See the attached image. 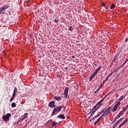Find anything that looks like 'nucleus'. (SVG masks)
<instances>
[{
  "mask_svg": "<svg viewBox=\"0 0 128 128\" xmlns=\"http://www.w3.org/2000/svg\"><path fill=\"white\" fill-rule=\"evenodd\" d=\"M16 92H13L12 96H16Z\"/></svg>",
  "mask_w": 128,
  "mask_h": 128,
  "instance_id": "obj_39",
  "label": "nucleus"
},
{
  "mask_svg": "<svg viewBox=\"0 0 128 128\" xmlns=\"http://www.w3.org/2000/svg\"><path fill=\"white\" fill-rule=\"evenodd\" d=\"M116 110H118V106L115 105L112 109L113 112H116Z\"/></svg>",
  "mask_w": 128,
  "mask_h": 128,
  "instance_id": "obj_10",
  "label": "nucleus"
},
{
  "mask_svg": "<svg viewBox=\"0 0 128 128\" xmlns=\"http://www.w3.org/2000/svg\"><path fill=\"white\" fill-rule=\"evenodd\" d=\"M108 78H110L108 76L106 78V79H105L107 81L108 80Z\"/></svg>",
  "mask_w": 128,
  "mask_h": 128,
  "instance_id": "obj_48",
  "label": "nucleus"
},
{
  "mask_svg": "<svg viewBox=\"0 0 128 128\" xmlns=\"http://www.w3.org/2000/svg\"><path fill=\"white\" fill-rule=\"evenodd\" d=\"M122 111L124 112H124H126V108H123Z\"/></svg>",
  "mask_w": 128,
  "mask_h": 128,
  "instance_id": "obj_37",
  "label": "nucleus"
},
{
  "mask_svg": "<svg viewBox=\"0 0 128 128\" xmlns=\"http://www.w3.org/2000/svg\"><path fill=\"white\" fill-rule=\"evenodd\" d=\"M72 58H74V56L73 55V56H72Z\"/></svg>",
  "mask_w": 128,
  "mask_h": 128,
  "instance_id": "obj_52",
  "label": "nucleus"
},
{
  "mask_svg": "<svg viewBox=\"0 0 128 128\" xmlns=\"http://www.w3.org/2000/svg\"><path fill=\"white\" fill-rule=\"evenodd\" d=\"M100 88H98L96 91H95L94 92V94H96V92H100Z\"/></svg>",
  "mask_w": 128,
  "mask_h": 128,
  "instance_id": "obj_31",
  "label": "nucleus"
},
{
  "mask_svg": "<svg viewBox=\"0 0 128 128\" xmlns=\"http://www.w3.org/2000/svg\"><path fill=\"white\" fill-rule=\"evenodd\" d=\"M128 62V59H127V60H126V62L122 64V66H124V64H126V62Z\"/></svg>",
  "mask_w": 128,
  "mask_h": 128,
  "instance_id": "obj_38",
  "label": "nucleus"
},
{
  "mask_svg": "<svg viewBox=\"0 0 128 128\" xmlns=\"http://www.w3.org/2000/svg\"><path fill=\"white\" fill-rule=\"evenodd\" d=\"M114 62H116V60H114Z\"/></svg>",
  "mask_w": 128,
  "mask_h": 128,
  "instance_id": "obj_57",
  "label": "nucleus"
},
{
  "mask_svg": "<svg viewBox=\"0 0 128 128\" xmlns=\"http://www.w3.org/2000/svg\"><path fill=\"white\" fill-rule=\"evenodd\" d=\"M28 113H25L23 116H22L19 119L20 122H22L24 118H26L28 116Z\"/></svg>",
  "mask_w": 128,
  "mask_h": 128,
  "instance_id": "obj_5",
  "label": "nucleus"
},
{
  "mask_svg": "<svg viewBox=\"0 0 128 128\" xmlns=\"http://www.w3.org/2000/svg\"><path fill=\"white\" fill-rule=\"evenodd\" d=\"M12 108H16V102H12Z\"/></svg>",
  "mask_w": 128,
  "mask_h": 128,
  "instance_id": "obj_23",
  "label": "nucleus"
},
{
  "mask_svg": "<svg viewBox=\"0 0 128 128\" xmlns=\"http://www.w3.org/2000/svg\"><path fill=\"white\" fill-rule=\"evenodd\" d=\"M70 88H68V87H66L64 91V98H66L67 100H68V98H70V96H68V90Z\"/></svg>",
  "mask_w": 128,
  "mask_h": 128,
  "instance_id": "obj_3",
  "label": "nucleus"
},
{
  "mask_svg": "<svg viewBox=\"0 0 128 128\" xmlns=\"http://www.w3.org/2000/svg\"><path fill=\"white\" fill-rule=\"evenodd\" d=\"M12 114L8 113L6 114V116H3L2 118L4 122H8L10 120V118Z\"/></svg>",
  "mask_w": 128,
  "mask_h": 128,
  "instance_id": "obj_4",
  "label": "nucleus"
},
{
  "mask_svg": "<svg viewBox=\"0 0 128 128\" xmlns=\"http://www.w3.org/2000/svg\"><path fill=\"white\" fill-rule=\"evenodd\" d=\"M100 68H102V66H99L98 68V69H96L94 72L96 73V74H98V72H100Z\"/></svg>",
  "mask_w": 128,
  "mask_h": 128,
  "instance_id": "obj_16",
  "label": "nucleus"
},
{
  "mask_svg": "<svg viewBox=\"0 0 128 128\" xmlns=\"http://www.w3.org/2000/svg\"><path fill=\"white\" fill-rule=\"evenodd\" d=\"M109 94H108L106 95V96L104 98H103L102 100H104L105 98H106V97H107L108 96H109Z\"/></svg>",
  "mask_w": 128,
  "mask_h": 128,
  "instance_id": "obj_32",
  "label": "nucleus"
},
{
  "mask_svg": "<svg viewBox=\"0 0 128 128\" xmlns=\"http://www.w3.org/2000/svg\"><path fill=\"white\" fill-rule=\"evenodd\" d=\"M2 14H4V12H2Z\"/></svg>",
  "mask_w": 128,
  "mask_h": 128,
  "instance_id": "obj_59",
  "label": "nucleus"
},
{
  "mask_svg": "<svg viewBox=\"0 0 128 128\" xmlns=\"http://www.w3.org/2000/svg\"><path fill=\"white\" fill-rule=\"evenodd\" d=\"M116 102H117L115 104V106H120V100H118V101H116Z\"/></svg>",
  "mask_w": 128,
  "mask_h": 128,
  "instance_id": "obj_20",
  "label": "nucleus"
},
{
  "mask_svg": "<svg viewBox=\"0 0 128 128\" xmlns=\"http://www.w3.org/2000/svg\"><path fill=\"white\" fill-rule=\"evenodd\" d=\"M104 114H105V116H108V114L110 112H112V107L109 106L108 108H106L104 109Z\"/></svg>",
  "mask_w": 128,
  "mask_h": 128,
  "instance_id": "obj_2",
  "label": "nucleus"
},
{
  "mask_svg": "<svg viewBox=\"0 0 128 128\" xmlns=\"http://www.w3.org/2000/svg\"><path fill=\"white\" fill-rule=\"evenodd\" d=\"M102 102H104V100H102V99L99 102L100 104H102Z\"/></svg>",
  "mask_w": 128,
  "mask_h": 128,
  "instance_id": "obj_46",
  "label": "nucleus"
},
{
  "mask_svg": "<svg viewBox=\"0 0 128 128\" xmlns=\"http://www.w3.org/2000/svg\"><path fill=\"white\" fill-rule=\"evenodd\" d=\"M112 74H114L113 72H112L111 74H109L108 76L110 78V76H112Z\"/></svg>",
  "mask_w": 128,
  "mask_h": 128,
  "instance_id": "obj_35",
  "label": "nucleus"
},
{
  "mask_svg": "<svg viewBox=\"0 0 128 128\" xmlns=\"http://www.w3.org/2000/svg\"><path fill=\"white\" fill-rule=\"evenodd\" d=\"M0 10L1 12H4V10H6L3 7L1 8L0 9Z\"/></svg>",
  "mask_w": 128,
  "mask_h": 128,
  "instance_id": "obj_36",
  "label": "nucleus"
},
{
  "mask_svg": "<svg viewBox=\"0 0 128 128\" xmlns=\"http://www.w3.org/2000/svg\"><path fill=\"white\" fill-rule=\"evenodd\" d=\"M103 116H104V118H106V114H104V113H103L102 114V116H100L98 118L99 120H102V118L103 117Z\"/></svg>",
  "mask_w": 128,
  "mask_h": 128,
  "instance_id": "obj_18",
  "label": "nucleus"
},
{
  "mask_svg": "<svg viewBox=\"0 0 128 128\" xmlns=\"http://www.w3.org/2000/svg\"><path fill=\"white\" fill-rule=\"evenodd\" d=\"M114 122H116V121H114H114L112 122V124H114Z\"/></svg>",
  "mask_w": 128,
  "mask_h": 128,
  "instance_id": "obj_54",
  "label": "nucleus"
},
{
  "mask_svg": "<svg viewBox=\"0 0 128 128\" xmlns=\"http://www.w3.org/2000/svg\"><path fill=\"white\" fill-rule=\"evenodd\" d=\"M98 74L97 73H96L95 72H93V74H92L90 78V81H92V78H94L95 76H96Z\"/></svg>",
  "mask_w": 128,
  "mask_h": 128,
  "instance_id": "obj_7",
  "label": "nucleus"
},
{
  "mask_svg": "<svg viewBox=\"0 0 128 128\" xmlns=\"http://www.w3.org/2000/svg\"><path fill=\"white\" fill-rule=\"evenodd\" d=\"M100 120L99 118H98L94 123V126H96V124L99 122V121Z\"/></svg>",
  "mask_w": 128,
  "mask_h": 128,
  "instance_id": "obj_26",
  "label": "nucleus"
},
{
  "mask_svg": "<svg viewBox=\"0 0 128 128\" xmlns=\"http://www.w3.org/2000/svg\"><path fill=\"white\" fill-rule=\"evenodd\" d=\"M100 68H102V66H99L98 68V69H96L94 72L96 73V74H98V72H100Z\"/></svg>",
  "mask_w": 128,
  "mask_h": 128,
  "instance_id": "obj_15",
  "label": "nucleus"
},
{
  "mask_svg": "<svg viewBox=\"0 0 128 128\" xmlns=\"http://www.w3.org/2000/svg\"><path fill=\"white\" fill-rule=\"evenodd\" d=\"M128 38H126L125 40V42H128Z\"/></svg>",
  "mask_w": 128,
  "mask_h": 128,
  "instance_id": "obj_50",
  "label": "nucleus"
},
{
  "mask_svg": "<svg viewBox=\"0 0 128 128\" xmlns=\"http://www.w3.org/2000/svg\"><path fill=\"white\" fill-rule=\"evenodd\" d=\"M64 106H58L57 108H54L51 116H54V114H56V112H59L62 110V109L63 108Z\"/></svg>",
  "mask_w": 128,
  "mask_h": 128,
  "instance_id": "obj_1",
  "label": "nucleus"
},
{
  "mask_svg": "<svg viewBox=\"0 0 128 128\" xmlns=\"http://www.w3.org/2000/svg\"><path fill=\"white\" fill-rule=\"evenodd\" d=\"M54 22H59V20H56V19H55L54 20Z\"/></svg>",
  "mask_w": 128,
  "mask_h": 128,
  "instance_id": "obj_42",
  "label": "nucleus"
},
{
  "mask_svg": "<svg viewBox=\"0 0 128 128\" xmlns=\"http://www.w3.org/2000/svg\"><path fill=\"white\" fill-rule=\"evenodd\" d=\"M51 122H52V120H51Z\"/></svg>",
  "mask_w": 128,
  "mask_h": 128,
  "instance_id": "obj_58",
  "label": "nucleus"
},
{
  "mask_svg": "<svg viewBox=\"0 0 128 128\" xmlns=\"http://www.w3.org/2000/svg\"><path fill=\"white\" fill-rule=\"evenodd\" d=\"M26 3H27V4H30V0H26V2H25Z\"/></svg>",
  "mask_w": 128,
  "mask_h": 128,
  "instance_id": "obj_34",
  "label": "nucleus"
},
{
  "mask_svg": "<svg viewBox=\"0 0 128 128\" xmlns=\"http://www.w3.org/2000/svg\"><path fill=\"white\" fill-rule=\"evenodd\" d=\"M128 122V118H126L125 120H124L122 122V124L123 126H124V124H126V122Z\"/></svg>",
  "mask_w": 128,
  "mask_h": 128,
  "instance_id": "obj_13",
  "label": "nucleus"
},
{
  "mask_svg": "<svg viewBox=\"0 0 128 128\" xmlns=\"http://www.w3.org/2000/svg\"><path fill=\"white\" fill-rule=\"evenodd\" d=\"M122 114H124V111H121L117 116L118 118H120L121 116H122Z\"/></svg>",
  "mask_w": 128,
  "mask_h": 128,
  "instance_id": "obj_11",
  "label": "nucleus"
},
{
  "mask_svg": "<svg viewBox=\"0 0 128 128\" xmlns=\"http://www.w3.org/2000/svg\"><path fill=\"white\" fill-rule=\"evenodd\" d=\"M122 126H124V125H123L122 124H122H120V125L119 126L118 128H121Z\"/></svg>",
  "mask_w": 128,
  "mask_h": 128,
  "instance_id": "obj_43",
  "label": "nucleus"
},
{
  "mask_svg": "<svg viewBox=\"0 0 128 128\" xmlns=\"http://www.w3.org/2000/svg\"><path fill=\"white\" fill-rule=\"evenodd\" d=\"M96 110H98V109H96V108L94 107L92 108V110L91 112H92V114H94V112H96Z\"/></svg>",
  "mask_w": 128,
  "mask_h": 128,
  "instance_id": "obj_12",
  "label": "nucleus"
},
{
  "mask_svg": "<svg viewBox=\"0 0 128 128\" xmlns=\"http://www.w3.org/2000/svg\"><path fill=\"white\" fill-rule=\"evenodd\" d=\"M126 128H128V126Z\"/></svg>",
  "mask_w": 128,
  "mask_h": 128,
  "instance_id": "obj_60",
  "label": "nucleus"
},
{
  "mask_svg": "<svg viewBox=\"0 0 128 128\" xmlns=\"http://www.w3.org/2000/svg\"><path fill=\"white\" fill-rule=\"evenodd\" d=\"M102 6H106V4L104 3H102Z\"/></svg>",
  "mask_w": 128,
  "mask_h": 128,
  "instance_id": "obj_47",
  "label": "nucleus"
},
{
  "mask_svg": "<svg viewBox=\"0 0 128 128\" xmlns=\"http://www.w3.org/2000/svg\"><path fill=\"white\" fill-rule=\"evenodd\" d=\"M100 68H102V66H99L98 68V69H96L94 72L96 73V74H98V72H100Z\"/></svg>",
  "mask_w": 128,
  "mask_h": 128,
  "instance_id": "obj_17",
  "label": "nucleus"
},
{
  "mask_svg": "<svg viewBox=\"0 0 128 128\" xmlns=\"http://www.w3.org/2000/svg\"><path fill=\"white\" fill-rule=\"evenodd\" d=\"M106 82H108V81L106 79L104 80H103V82H102L103 84H106Z\"/></svg>",
  "mask_w": 128,
  "mask_h": 128,
  "instance_id": "obj_41",
  "label": "nucleus"
},
{
  "mask_svg": "<svg viewBox=\"0 0 128 128\" xmlns=\"http://www.w3.org/2000/svg\"><path fill=\"white\" fill-rule=\"evenodd\" d=\"M94 66H96V64H94Z\"/></svg>",
  "mask_w": 128,
  "mask_h": 128,
  "instance_id": "obj_55",
  "label": "nucleus"
},
{
  "mask_svg": "<svg viewBox=\"0 0 128 128\" xmlns=\"http://www.w3.org/2000/svg\"><path fill=\"white\" fill-rule=\"evenodd\" d=\"M98 118V115H96L91 120H90V122H92V120H94L96 118Z\"/></svg>",
  "mask_w": 128,
  "mask_h": 128,
  "instance_id": "obj_21",
  "label": "nucleus"
},
{
  "mask_svg": "<svg viewBox=\"0 0 128 128\" xmlns=\"http://www.w3.org/2000/svg\"><path fill=\"white\" fill-rule=\"evenodd\" d=\"M102 106V104H100L99 102L94 106L95 108H96L97 110L99 108H100Z\"/></svg>",
  "mask_w": 128,
  "mask_h": 128,
  "instance_id": "obj_9",
  "label": "nucleus"
},
{
  "mask_svg": "<svg viewBox=\"0 0 128 128\" xmlns=\"http://www.w3.org/2000/svg\"><path fill=\"white\" fill-rule=\"evenodd\" d=\"M0 14H2V11H0Z\"/></svg>",
  "mask_w": 128,
  "mask_h": 128,
  "instance_id": "obj_56",
  "label": "nucleus"
},
{
  "mask_svg": "<svg viewBox=\"0 0 128 128\" xmlns=\"http://www.w3.org/2000/svg\"><path fill=\"white\" fill-rule=\"evenodd\" d=\"M14 100V96H12V97L10 100V102H12V100Z\"/></svg>",
  "mask_w": 128,
  "mask_h": 128,
  "instance_id": "obj_30",
  "label": "nucleus"
},
{
  "mask_svg": "<svg viewBox=\"0 0 128 128\" xmlns=\"http://www.w3.org/2000/svg\"><path fill=\"white\" fill-rule=\"evenodd\" d=\"M54 98L56 100H61L60 96H54Z\"/></svg>",
  "mask_w": 128,
  "mask_h": 128,
  "instance_id": "obj_14",
  "label": "nucleus"
},
{
  "mask_svg": "<svg viewBox=\"0 0 128 128\" xmlns=\"http://www.w3.org/2000/svg\"><path fill=\"white\" fill-rule=\"evenodd\" d=\"M122 66H120V67L118 68V70H120V68H122Z\"/></svg>",
  "mask_w": 128,
  "mask_h": 128,
  "instance_id": "obj_53",
  "label": "nucleus"
},
{
  "mask_svg": "<svg viewBox=\"0 0 128 128\" xmlns=\"http://www.w3.org/2000/svg\"><path fill=\"white\" fill-rule=\"evenodd\" d=\"M104 84L102 83V84H101L100 86V88H102V86H104Z\"/></svg>",
  "mask_w": 128,
  "mask_h": 128,
  "instance_id": "obj_49",
  "label": "nucleus"
},
{
  "mask_svg": "<svg viewBox=\"0 0 128 128\" xmlns=\"http://www.w3.org/2000/svg\"><path fill=\"white\" fill-rule=\"evenodd\" d=\"M104 114V110H102L100 112H99L98 114H97V116H100L102 114Z\"/></svg>",
  "mask_w": 128,
  "mask_h": 128,
  "instance_id": "obj_24",
  "label": "nucleus"
},
{
  "mask_svg": "<svg viewBox=\"0 0 128 128\" xmlns=\"http://www.w3.org/2000/svg\"><path fill=\"white\" fill-rule=\"evenodd\" d=\"M54 104V101H51L49 102L48 106H50V108H54V106H56Z\"/></svg>",
  "mask_w": 128,
  "mask_h": 128,
  "instance_id": "obj_6",
  "label": "nucleus"
},
{
  "mask_svg": "<svg viewBox=\"0 0 128 128\" xmlns=\"http://www.w3.org/2000/svg\"><path fill=\"white\" fill-rule=\"evenodd\" d=\"M10 8V6H8V5H5L3 6V8L6 10V8Z\"/></svg>",
  "mask_w": 128,
  "mask_h": 128,
  "instance_id": "obj_25",
  "label": "nucleus"
},
{
  "mask_svg": "<svg viewBox=\"0 0 128 128\" xmlns=\"http://www.w3.org/2000/svg\"><path fill=\"white\" fill-rule=\"evenodd\" d=\"M118 56H116L114 57V60H116V58H118Z\"/></svg>",
  "mask_w": 128,
  "mask_h": 128,
  "instance_id": "obj_44",
  "label": "nucleus"
},
{
  "mask_svg": "<svg viewBox=\"0 0 128 128\" xmlns=\"http://www.w3.org/2000/svg\"><path fill=\"white\" fill-rule=\"evenodd\" d=\"M125 96H122L120 98H119V100H120V102H122V100H124V98Z\"/></svg>",
  "mask_w": 128,
  "mask_h": 128,
  "instance_id": "obj_28",
  "label": "nucleus"
},
{
  "mask_svg": "<svg viewBox=\"0 0 128 128\" xmlns=\"http://www.w3.org/2000/svg\"><path fill=\"white\" fill-rule=\"evenodd\" d=\"M112 8H114V4H112L110 7V10H112Z\"/></svg>",
  "mask_w": 128,
  "mask_h": 128,
  "instance_id": "obj_29",
  "label": "nucleus"
},
{
  "mask_svg": "<svg viewBox=\"0 0 128 128\" xmlns=\"http://www.w3.org/2000/svg\"><path fill=\"white\" fill-rule=\"evenodd\" d=\"M94 114H93L92 112L90 115V118H91V116H92V115Z\"/></svg>",
  "mask_w": 128,
  "mask_h": 128,
  "instance_id": "obj_45",
  "label": "nucleus"
},
{
  "mask_svg": "<svg viewBox=\"0 0 128 128\" xmlns=\"http://www.w3.org/2000/svg\"><path fill=\"white\" fill-rule=\"evenodd\" d=\"M118 116H116L115 118H114V122H116V120H118Z\"/></svg>",
  "mask_w": 128,
  "mask_h": 128,
  "instance_id": "obj_40",
  "label": "nucleus"
},
{
  "mask_svg": "<svg viewBox=\"0 0 128 128\" xmlns=\"http://www.w3.org/2000/svg\"><path fill=\"white\" fill-rule=\"evenodd\" d=\"M118 72V70H116H116H114V72Z\"/></svg>",
  "mask_w": 128,
  "mask_h": 128,
  "instance_id": "obj_51",
  "label": "nucleus"
},
{
  "mask_svg": "<svg viewBox=\"0 0 128 128\" xmlns=\"http://www.w3.org/2000/svg\"><path fill=\"white\" fill-rule=\"evenodd\" d=\"M58 118H60L61 120H64L66 118V117L64 116V114H61L58 116H56Z\"/></svg>",
  "mask_w": 128,
  "mask_h": 128,
  "instance_id": "obj_8",
  "label": "nucleus"
},
{
  "mask_svg": "<svg viewBox=\"0 0 128 128\" xmlns=\"http://www.w3.org/2000/svg\"><path fill=\"white\" fill-rule=\"evenodd\" d=\"M16 92H18V88H16H16H14V92H16Z\"/></svg>",
  "mask_w": 128,
  "mask_h": 128,
  "instance_id": "obj_33",
  "label": "nucleus"
},
{
  "mask_svg": "<svg viewBox=\"0 0 128 128\" xmlns=\"http://www.w3.org/2000/svg\"><path fill=\"white\" fill-rule=\"evenodd\" d=\"M72 26H70L69 28H68V30H70V32H72Z\"/></svg>",
  "mask_w": 128,
  "mask_h": 128,
  "instance_id": "obj_27",
  "label": "nucleus"
},
{
  "mask_svg": "<svg viewBox=\"0 0 128 128\" xmlns=\"http://www.w3.org/2000/svg\"><path fill=\"white\" fill-rule=\"evenodd\" d=\"M122 120V118H120V119H119L117 122H116L114 124V126H116L120 122V120Z\"/></svg>",
  "mask_w": 128,
  "mask_h": 128,
  "instance_id": "obj_19",
  "label": "nucleus"
},
{
  "mask_svg": "<svg viewBox=\"0 0 128 128\" xmlns=\"http://www.w3.org/2000/svg\"><path fill=\"white\" fill-rule=\"evenodd\" d=\"M56 124H58V123L56 122V120H54V122H52V126H56Z\"/></svg>",
  "mask_w": 128,
  "mask_h": 128,
  "instance_id": "obj_22",
  "label": "nucleus"
}]
</instances>
